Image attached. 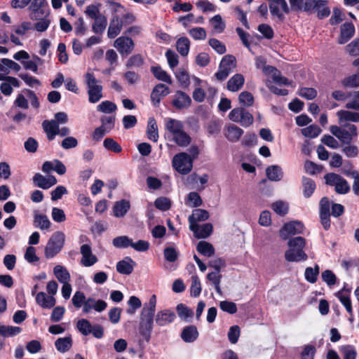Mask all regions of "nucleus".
<instances>
[{"label": "nucleus", "instance_id": "20", "mask_svg": "<svg viewBox=\"0 0 359 359\" xmlns=\"http://www.w3.org/2000/svg\"><path fill=\"white\" fill-rule=\"evenodd\" d=\"M165 127L169 133L168 138L184 130L183 123L180 120L172 118H167L165 120Z\"/></svg>", "mask_w": 359, "mask_h": 359}, {"label": "nucleus", "instance_id": "22", "mask_svg": "<svg viewBox=\"0 0 359 359\" xmlns=\"http://www.w3.org/2000/svg\"><path fill=\"white\" fill-rule=\"evenodd\" d=\"M355 33V27L351 22H345L341 26L339 43L344 44L352 38Z\"/></svg>", "mask_w": 359, "mask_h": 359}, {"label": "nucleus", "instance_id": "43", "mask_svg": "<svg viewBox=\"0 0 359 359\" xmlns=\"http://www.w3.org/2000/svg\"><path fill=\"white\" fill-rule=\"evenodd\" d=\"M302 187L303 194L306 198H309L316 189V184L314 181L308 177H303Z\"/></svg>", "mask_w": 359, "mask_h": 359}, {"label": "nucleus", "instance_id": "60", "mask_svg": "<svg viewBox=\"0 0 359 359\" xmlns=\"http://www.w3.org/2000/svg\"><path fill=\"white\" fill-rule=\"evenodd\" d=\"M116 105L111 101H103L97 107V109L99 111L103 113H112L116 110Z\"/></svg>", "mask_w": 359, "mask_h": 359}, {"label": "nucleus", "instance_id": "55", "mask_svg": "<svg viewBox=\"0 0 359 359\" xmlns=\"http://www.w3.org/2000/svg\"><path fill=\"white\" fill-rule=\"evenodd\" d=\"M21 332V328L16 326H0V334L4 337H13L18 334Z\"/></svg>", "mask_w": 359, "mask_h": 359}, {"label": "nucleus", "instance_id": "16", "mask_svg": "<svg viewBox=\"0 0 359 359\" xmlns=\"http://www.w3.org/2000/svg\"><path fill=\"white\" fill-rule=\"evenodd\" d=\"M170 93V89L163 83L157 84L151 93V100L154 107H158L163 97Z\"/></svg>", "mask_w": 359, "mask_h": 359}, {"label": "nucleus", "instance_id": "2", "mask_svg": "<svg viewBox=\"0 0 359 359\" xmlns=\"http://www.w3.org/2000/svg\"><path fill=\"white\" fill-rule=\"evenodd\" d=\"M287 245L289 250L285 253V257L287 262H299L308 259L307 255L303 250L306 245V241L303 237L297 236L290 238Z\"/></svg>", "mask_w": 359, "mask_h": 359}, {"label": "nucleus", "instance_id": "6", "mask_svg": "<svg viewBox=\"0 0 359 359\" xmlns=\"http://www.w3.org/2000/svg\"><path fill=\"white\" fill-rule=\"evenodd\" d=\"M236 66V57L231 55H225L221 60L219 69L215 76L219 81L226 79Z\"/></svg>", "mask_w": 359, "mask_h": 359}, {"label": "nucleus", "instance_id": "8", "mask_svg": "<svg viewBox=\"0 0 359 359\" xmlns=\"http://www.w3.org/2000/svg\"><path fill=\"white\" fill-rule=\"evenodd\" d=\"M327 4V0H309L305 7V12L316 11L319 19L325 18L330 14V9Z\"/></svg>", "mask_w": 359, "mask_h": 359}, {"label": "nucleus", "instance_id": "59", "mask_svg": "<svg viewBox=\"0 0 359 359\" xmlns=\"http://www.w3.org/2000/svg\"><path fill=\"white\" fill-rule=\"evenodd\" d=\"M103 145L106 149L115 153H120L122 151L121 145L112 138H106Z\"/></svg>", "mask_w": 359, "mask_h": 359}, {"label": "nucleus", "instance_id": "29", "mask_svg": "<svg viewBox=\"0 0 359 359\" xmlns=\"http://www.w3.org/2000/svg\"><path fill=\"white\" fill-rule=\"evenodd\" d=\"M36 302L40 306L44 309H50L56 303V300L53 296H48L43 292H40L36 294Z\"/></svg>", "mask_w": 359, "mask_h": 359}, {"label": "nucleus", "instance_id": "36", "mask_svg": "<svg viewBox=\"0 0 359 359\" xmlns=\"http://www.w3.org/2000/svg\"><path fill=\"white\" fill-rule=\"evenodd\" d=\"M53 273L61 283H67L70 280V274L65 267L57 265L53 269Z\"/></svg>", "mask_w": 359, "mask_h": 359}, {"label": "nucleus", "instance_id": "11", "mask_svg": "<svg viewBox=\"0 0 359 359\" xmlns=\"http://www.w3.org/2000/svg\"><path fill=\"white\" fill-rule=\"evenodd\" d=\"M304 230V224L297 221L290 222L285 224L280 230V237L286 240L290 236L302 233Z\"/></svg>", "mask_w": 359, "mask_h": 359}, {"label": "nucleus", "instance_id": "64", "mask_svg": "<svg viewBox=\"0 0 359 359\" xmlns=\"http://www.w3.org/2000/svg\"><path fill=\"white\" fill-rule=\"evenodd\" d=\"M271 208L278 215L283 216L288 212V205L283 201H276L271 205Z\"/></svg>", "mask_w": 359, "mask_h": 359}, {"label": "nucleus", "instance_id": "39", "mask_svg": "<svg viewBox=\"0 0 359 359\" xmlns=\"http://www.w3.org/2000/svg\"><path fill=\"white\" fill-rule=\"evenodd\" d=\"M107 25V19L104 15L94 19V22L92 25V30L95 34H102L106 29Z\"/></svg>", "mask_w": 359, "mask_h": 359}, {"label": "nucleus", "instance_id": "46", "mask_svg": "<svg viewBox=\"0 0 359 359\" xmlns=\"http://www.w3.org/2000/svg\"><path fill=\"white\" fill-rule=\"evenodd\" d=\"M175 76L182 88H187L190 85V76L186 70L179 69L175 73Z\"/></svg>", "mask_w": 359, "mask_h": 359}, {"label": "nucleus", "instance_id": "61", "mask_svg": "<svg viewBox=\"0 0 359 359\" xmlns=\"http://www.w3.org/2000/svg\"><path fill=\"white\" fill-rule=\"evenodd\" d=\"M76 327L82 334L87 336L91 333L93 326L88 320L81 319L77 322Z\"/></svg>", "mask_w": 359, "mask_h": 359}, {"label": "nucleus", "instance_id": "47", "mask_svg": "<svg viewBox=\"0 0 359 359\" xmlns=\"http://www.w3.org/2000/svg\"><path fill=\"white\" fill-rule=\"evenodd\" d=\"M176 310L178 316L183 320L188 321L189 318H191L194 312L191 309H189L183 304H180L177 306Z\"/></svg>", "mask_w": 359, "mask_h": 359}, {"label": "nucleus", "instance_id": "53", "mask_svg": "<svg viewBox=\"0 0 359 359\" xmlns=\"http://www.w3.org/2000/svg\"><path fill=\"white\" fill-rule=\"evenodd\" d=\"M144 63V60L142 55L140 54H135L133 56H131L128 61L126 62V66L127 68H132V67H142Z\"/></svg>", "mask_w": 359, "mask_h": 359}, {"label": "nucleus", "instance_id": "32", "mask_svg": "<svg viewBox=\"0 0 359 359\" xmlns=\"http://www.w3.org/2000/svg\"><path fill=\"white\" fill-rule=\"evenodd\" d=\"M130 208V202L127 200H121L115 203L113 208L114 215L116 217H124Z\"/></svg>", "mask_w": 359, "mask_h": 359}, {"label": "nucleus", "instance_id": "23", "mask_svg": "<svg viewBox=\"0 0 359 359\" xmlns=\"http://www.w3.org/2000/svg\"><path fill=\"white\" fill-rule=\"evenodd\" d=\"M224 134L229 141L235 142L239 140L243 134V130L237 126L231 124L225 127Z\"/></svg>", "mask_w": 359, "mask_h": 359}, {"label": "nucleus", "instance_id": "49", "mask_svg": "<svg viewBox=\"0 0 359 359\" xmlns=\"http://www.w3.org/2000/svg\"><path fill=\"white\" fill-rule=\"evenodd\" d=\"M341 84L345 88H357L359 86V73L344 78Z\"/></svg>", "mask_w": 359, "mask_h": 359}, {"label": "nucleus", "instance_id": "51", "mask_svg": "<svg viewBox=\"0 0 359 359\" xmlns=\"http://www.w3.org/2000/svg\"><path fill=\"white\" fill-rule=\"evenodd\" d=\"M344 359H356L358 353L355 348L352 345H344L340 347Z\"/></svg>", "mask_w": 359, "mask_h": 359}, {"label": "nucleus", "instance_id": "62", "mask_svg": "<svg viewBox=\"0 0 359 359\" xmlns=\"http://www.w3.org/2000/svg\"><path fill=\"white\" fill-rule=\"evenodd\" d=\"M36 22L34 25V28L39 32H43L49 27L51 20L50 18H43L40 20H34Z\"/></svg>", "mask_w": 359, "mask_h": 359}, {"label": "nucleus", "instance_id": "5", "mask_svg": "<svg viewBox=\"0 0 359 359\" xmlns=\"http://www.w3.org/2000/svg\"><path fill=\"white\" fill-rule=\"evenodd\" d=\"M173 168L181 175L189 174L193 168V158L186 152L175 154L172 160Z\"/></svg>", "mask_w": 359, "mask_h": 359}, {"label": "nucleus", "instance_id": "38", "mask_svg": "<svg viewBox=\"0 0 359 359\" xmlns=\"http://www.w3.org/2000/svg\"><path fill=\"white\" fill-rule=\"evenodd\" d=\"M190 43V41L187 37L183 36L177 39L176 48L182 56H187L189 54Z\"/></svg>", "mask_w": 359, "mask_h": 359}, {"label": "nucleus", "instance_id": "15", "mask_svg": "<svg viewBox=\"0 0 359 359\" xmlns=\"http://www.w3.org/2000/svg\"><path fill=\"white\" fill-rule=\"evenodd\" d=\"M191 104V99L183 91L178 90L175 94L172 104L177 109H187Z\"/></svg>", "mask_w": 359, "mask_h": 359}, {"label": "nucleus", "instance_id": "13", "mask_svg": "<svg viewBox=\"0 0 359 359\" xmlns=\"http://www.w3.org/2000/svg\"><path fill=\"white\" fill-rule=\"evenodd\" d=\"M269 9L272 15L277 17L279 20H283L284 18L282 11L286 14L290 13V8L285 0H269Z\"/></svg>", "mask_w": 359, "mask_h": 359}, {"label": "nucleus", "instance_id": "14", "mask_svg": "<svg viewBox=\"0 0 359 359\" xmlns=\"http://www.w3.org/2000/svg\"><path fill=\"white\" fill-rule=\"evenodd\" d=\"M209 217V213L207 210L203 209H195L192 214L189 217V229L191 231H195L197 229L198 222L205 221Z\"/></svg>", "mask_w": 359, "mask_h": 359}, {"label": "nucleus", "instance_id": "31", "mask_svg": "<svg viewBox=\"0 0 359 359\" xmlns=\"http://www.w3.org/2000/svg\"><path fill=\"white\" fill-rule=\"evenodd\" d=\"M244 82V76L241 74H236L228 81L226 88L229 91L236 92L243 87Z\"/></svg>", "mask_w": 359, "mask_h": 359}, {"label": "nucleus", "instance_id": "37", "mask_svg": "<svg viewBox=\"0 0 359 359\" xmlns=\"http://www.w3.org/2000/svg\"><path fill=\"white\" fill-rule=\"evenodd\" d=\"M212 229L213 227L210 223H205L201 226L197 225V229L192 232L198 238H206L212 233Z\"/></svg>", "mask_w": 359, "mask_h": 359}, {"label": "nucleus", "instance_id": "28", "mask_svg": "<svg viewBox=\"0 0 359 359\" xmlns=\"http://www.w3.org/2000/svg\"><path fill=\"white\" fill-rule=\"evenodd\" d=\"M330 130L333 135L344 144H350L353 140L348 130L341 129L337 126H331Z\"/></svg>", "mask_w": 359, "mask_h": 359}, {"label": "nucleus", "instance_id": "33", "mask_svg": "<svg viewBox=\"0 0 359 359\" xmlns=\"http://www.w3.org/2000/svg\"><path fill=\"white\" fill-rule=\"evenodd\" d=\"M198 337V332L194 325L185 327L181 333L182 339L187 343L194 342Z\"/></svg>", "mask_w": 359, "mask_h": 359}, {"label": "nucleus", "instance_id": "40", "mask_svg": "<svg viewBox=\"0 0 359 359\" xmlns=\"http://www.w3.org/2000/svg\"><path fill=\"white\" fill-rule=\"evenodd\" d=\"M72 345V339L71 337H60L55 342L57 350L61 353L67 352L70 349Z\"/></svg>", "mask_w": 359, "mask_h": 359}, {"label": "nucleus", "instance_id": "48", "mask_svg": "<svg viewBox=\"0 0 359 359\" xmlns=\"http://www.w3.org/2000/svg\"><path fill=\"white\" fill-rule=\"evenodd\" d=\"M201 292V284L198 276H191V285L190 287L191 296L197 297Z\"/></svg>", "mask_w": 359, "mask_h": 359}, {"label": "nucleus", "instance_id": "10", "mask_svg": "<svg viewBox=\"0 0 359 359\" xmlns=\"http://www.w3.org/2000/svg\"><path fill=\"white\" fill-rule=\"evenodd\" d=\"M114 46L121 55H128L133 52L135 43L131 38L122 36L115 40Z\"/></svg>", "mask_w": 359, "mask_h": 359}, {"label": "nucleus", "instance_id": "4", "mask_svg": "<svg viewBox=\"0 0 359 359\" xmlns=\"http://www.w3.org/2000/svg\"><path fill=\"white\" fill-rule=\"evenodd\" d=\"M85 79L88 87V100L91 103H96L102 97V86L100 85V81L90 72L86 74Z\"/></svg>", "mask_w": 359, "mask_h": 359}, {"label": "nucleus", "instance_id": "42", "mask_svg": "<svg viewBox=\"0 0 359 359\" xmlns=\"http://www.w3.org/2000/svg\"><path fill=\"white\" fill-rule=\"evenodd\" d=\"M151 72L153 73L154 76L159 81L168 83L169 84L172 83V79L170 76L161 67H151Z\"/></svg>", "mask_w": 359, "mask_h": 359}, {"label": "nucleus", "instance_id": "18", "mask_svg": "<svg viewBox=\"0 0 359 359\" xmlns=\"http://www.w3.org/2000/svg\"><path fill=\"white\" fill-rule=\"evenodd\" d=\"M107 304L102 299L96 300L94 298H88L84 302L83 311L86 313H89L91 309L97 312H102L106 309Z\"/></svg>", "mask_w": 359, "mask_h": 359}, {"label": "nucleus", "instance_id": "34", "mask_svg": "<svg viewBox=\"0 0 359 359\" xmlns=\"http://www.w3.org/2000/svg\"><path fill=\"white\" fill-rule=\"evenodd\" d=\"M147 135V137L154 142H156L158 140V126L154 117H150L148 120Z\"/></svg>", "mask_w": 359, "mask_h": 359}, {"label": "nucleus", "instance_id": "44", "mask_svg": "<svg viewBox=\"0 0 359 359\" xmlns=\"http://www.w3.org/2000/svg\"><path fill=\"white\" fill-rule=\"evenodd\" d=\"M50 8L48 5H46L41 8L34 9L31 11L30 18L32 20H40L43 18H50Z\"/></svg>", "mask_w": 359, "mask_h": 359}, {"label": "nucleus", "instance_id": "3", "mask_svg": "<svg viewBox=\"0 0 359 359\" xmlns=\"http://www.w3.org/2000/svg\"><path fill=\"white\" fill-rule=\"evenodd\" d=\"M65 241V235L57 231L54 232L45 247L44 255L47 259H52L62 250Z\"/></svg>", "mask_w": 359, "mask_h": 359}, {"label": "nucleus", "instance_id": "54", "mask_svg": "<svg viewBox=\"0 0 359 359\" xmlns=\"http://www.w3.org/2000/svg\"><path fill=\"white\" fill-rule=\"evenodd\" d=\"M210 22L215 32L222 33L224 32L226 26L220 15H215L210 20Z\"/></svg>", "mask_w": 359, "mask_h": 359}, {"label": "nucleus", "instance_id": "50", "mask_svg": "<svg viewBox=\"0 0 359 359\" xmlns=\"http://www.w3.org/2000/svg\"><path fill=\"white\" fill-rule=\"evenodd\" d=\"M336 296L338 297L341 303L344 306L347 312L350 315H352V305L349 295L341 290L336 294Z\"/></svg>", "mask_w": 359, "mask_h": 359}, {"label": "nucleus", "instance_id": "1", "mask_svg": "<svg viewBox=\"0 0 359 359\" xmlns=\"http://www.w3.org/2000/svg\"><path fill=\"white\" fill-rule=\"evenodd\" d=\"M156 297L153 294L145 304L140 315V333L149 340L153 328L154 316L156 311Z\"/></svg>", "mask_w": 359, "mask_h": 359}, {"label": "nucleus", "instance_id": "24", "mask_svg": "<svg viewBox=\"0 0 359 359\" xmlns=\"http://www.w3.org/2000/svg\"><path fill=\"white\" fill-rule=\"evenodd\" d=\"M43 129L46 134L47 138L49 141H53L57 134L59 126L52 120H45L42 123Z\"/></svg>", "mask_w": 359, "mask_h": 359}, {"label": "nucleus", "instance_id": "45", "mask_svg": "<svg viewBox=\"0 0 359 359\" xmlns=\"http://www.w3.org/2000/svg\"><path fill=\"white\" fill-rule=\"evenodd\" d=\"M132 239L127 236H120L112 241L113 245L116 248H127L131 247Z\"/></svg>", "mask_w": 359, "mask_h": 359}, {"label": "nucleus", "instance_id": "52", "mask_svg": "<svg viewBox=\"0 0 359 359\" xmlns=\"http://www.w3.org/2000/svg\"><path fill=\"white\" fill-rule=\"evenodd\" d=\"M321 133V129L316 125H310L302 129V134L307 137L314 138Z\"/></svg>", "mask_w": 359, "mask_h": 359}, {"label": "nucleus", "instance_id": "35", "mask_svg": "<svg viewBox=\"0 0 359 359\" xmlns=\"http://www.w3.org/2000/svg\"><path fill=\"white\" fill-rule=\"evenodd\" d=\"M267 177L271 181L278 182L280 181L283 176L281 168L279 165H271L266 170Z\"/></svg>", "mask_w": 359, "mask_h": 359}, {"label": "nucleus", "instance_id": "9", "mask_svg": "<svg viewBox=\"0 0 359 359\" xmlns=\"http://www.w3.org/2000/svg\"><path fill=\"white\" fill-rule=\"evenodd\" d=\"M33 29L30 22H22L20 25H15L11 27V32L10 34L11 41L16 46H22L20 36H24L27 32Z\"/></svg>", "mask_w": 359, "mask_h": 359}, {"label": "nucleus", "instance_id": "56", "mask_svg": "<svg viewBox=\"0 0 359 359\" xmlns=\"http://www.w3.org/2000/svg\"><path fill=\"white\" fill-rule=\"evenodd\" d=\"M319 274V266L316 265L315 268L313 269L311 267H307L305 270V278L306 280L311 283H314L317 280V277Z\"/></svg>", "mask_w": 359, "mask_h": 359}, {"label": "nucleus", "instance_id": "21", "mask_svg": "<svg viewBox=\"0 0 359 359\" xmlns=\"http://www.w3.org/2000/svg\"><path fill=\"white\" fill-rule=\"evenodd\" d=\"M175 317V314L173 311L165 309L157 313L156 323L159 326H165L173 322Z\"/></svg>", "mask_w": 359, "mask_h": 359}, {"label": "nucleus", "instance_id": "12", "mask_svg": "<svg viewBox=\"0 0 359 359\" xmlns=\"http://www.w3.org/2000/svg\"><path fill=\"white\" fill-rule=\"evenodd\" d=\"M81 259L80 263L85 267H90L98 261L97 257L93 253L92 248L89 244H83L80 248Z\"/></svg>", "mask_w": 359, "mask_h": 359}, {"label": "nucleus", "instance_id": "63", "mask_svg": "<svg viewBox=\"0 0 359 359\" xmlns=\"http://www.w3.org/2000/svg\"><path fill=\"white\" fill-rule=\"evenodd\" d=\"M188 33L194 40H204L207 36L205 29L199 27L190 29Z\"/></svg>", "mask_w": 359, "mask_h": 359}, {"label": "nucleus", "instance_id": "58", "mask_svg": "<svg viewBox=\"0 0 359 359\" xmlns=\"http://www.w3.org/2000/svg\"><path fill=\"white\" fill-rule=\"evenodd\" d=\"M128 304L129 305V308L127 309L126 312L130 315L134 314L136 311L142 306L140 299L135 296H131L129 298Z\"/></svg>", "mask_w": 359, "mask_h": 359}, {"label": "nucleus", "instance_id": "30", "mask_svg": "<svg viewBox=\"0 0 359 359\" xmlns=\"http://www.w3.org/2000/svg\"><path fill=\"white\" fill-rule=\"evenodd\" d=\"M168 139L174 142L180 147H187L190 144L191 141V138L189 135H188L184 130L172 135Z\"/></svg>", "mask_w": 359, "mask_h": 359}, {"label": "nucleus", "instance_id": "26", "mask_svg": "<svg viewBox=\"0 0 359 359\" xmlns=\"http://www.w3.org/2000/svg\"><path fill=\"white\" fill-rule=\"evenodd\" d=\"M34 225L41 230H48L51 223L46 215L40 213L38 210H35L34 212Z\"/></svg>", "mask_w": 359, "mask_h": 359}, {"label": "nucleus", "instance_id": "57", "mask_svg": "<svg viewBox=\"0 0 359 359\" xmlns=\"http://www.w3.org/2000/svg\"><path fill=\"white\" fill-rule=\"evenodd\" d=\"M196 6L204 13L216 11V6L208 0H199L196 3Z\"/></svg>", "mask_w": 359, "mask_h": 359}, {"label": "nucleus", "instance_id": "41", "mask_svg": "<svg viewBox=\"0 0 359 359\" xmlns=\"http://www.w3.org/2000/svg\"><path fill=\"white\" fill-rule=\"evenodd\" d=\"M197 251L203 256L210 257L215 253V249L212 244L206 241H200L196 246Z\"/></svg>", "mask_w": 359, "mask_h": 359}, {"label": "nucleus", "instance_id": "27", "mask_svg": "<svg viewBox=\"0 0 359 359\" xmlns=\"http://www.w3.org/2000/svg\"><path fill=\"white\" fill-rule=\"evenodd\" d=\"M135 262L129 257L116 264V270L119 273L129 275L133 271Z\"/></svg>", "mask_w": 359, "mask_h": 359}, {"label": "nucleus", "instance_id": "25", "mask_svg": "<svg viewBox=\"0 0 359 359\" xmlns=\"http://www.w3.org/2000/svg\"><path fill=\"white\" fill-rule=\"evenodd\" d=\"M339 118V123L344 126L345 123L351 121L354 123L359 122V113L347 110H340L337 112Z\"/></svg>", "mask_w": 359, "mask_h": 359}, {"label": "nucleus", "instance_id": "17", "mask_svg": "<svg viewBox=\"0 0 359 359\" xmlns=\"http://www.w3.org/2000/svg\"><path fill=\"white\" fill-rule=\"evenodd\" d=\"M33 182L39 188L48 189L56 184L57 180L53 175L45 177L39 173H36L33 177Z\"/></svg>", "mask_w": 359, "mask_h": 359}, {"label": "nucleus", "instance_id": "19", "mask_svg": "<svg viewBox=\"0 0 359 359\" xmlns=\"http://www.w3.org/2000/svg\"><path fill=\"white\" fill-rule=\"evenodd\" d=\"M123 22L120 19L118 15L113 16L109 22V26L107 31V36L109 39H114L121 32Z\"/></svg>", "mask_w": 359, "mask_h": 359}, {"label": "nucleus", "instance_id": "7", "mask_svg": "<svg viewBox=\"0 0 359 359\" xmlns=\"http://www.w3.org/2000/svg\"><path fill=\"white\" fill-rule=\"evenodd\" d=\"M327 184L334 187L335 191L339 194H345L350 190L348 182L339 175L328 173L325 175Z\"/></svg>", "mask_w": 359, "mask_h": 359}]
</instances>
